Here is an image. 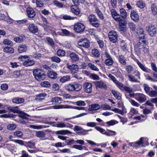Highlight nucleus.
Returning <instances> with one entry per match:
<instances>
[{
	"mask_svg": "<svg viewBox=\"0 0 157 157\" xmlns=\"http://www.w3.org/2000/svg\"><path fill=\"white\" fill-rule=\"evenodd\" d=\"M70 57L72 60L74 61H78L79 60L78 55L75 53L72 52L70 53Z\"/></svg>",
	"mask_w": 157,
	"mask_h": 157,
	"instance_id": "nucleus-21",
	"label": "nucleus"
},
{
	"mask_svg": "<svg viewBox=\"0 0 157 157\" xmlns=\"http://www.w3.org/2000/svg\"><path fill=\"white\" fill-rule=\"evenodd\" d=\"M70 79V76L69 75H67L63 76L62 77H61L60 78L59 81L61 82L64 83L67 81H69Z\"/></svg>",
	"mask_w": 157,
	"mask_h": 157,
	"instance_id": "nucleus-32",
	"label": "nucleus"
},
{
	"mask_svg": "<svg viewBox=\"0 0 157 157\" xmlns=\"http://www.w3.org/2000/svg\"><path fill=\"white\" fill-rule=\"evenodd\" d=\"M148 95L151 97H156L157 96V90H151L149 92Z\"/></svg>",
	"mask_w": 157,
	"mask_h": 157,
	"instance_id": "nucleus-45",
	"label": "nucleus"
},
{
	"mask_svg": "<svg viewBox=\"0 0 157 157\" xmlns=\"http://www.w3.org/2000/svg\"><path fill=\"white\" fill-rule=\"evenodd\" d=\"M78 44L79 46L86 48H89L90 46V42L86 38H84L80 40L78 42Z\"/></svg>",
	"mask_w": 157,
	"mask_h": 157,
	"instance_id": "nucleus-7",
	"label": "nucleus"
},
{
	"mask_svg": "<svg viewBox=\"0 0 157 157\" xmlns=\"http://www.w3.org/2000/svg\"><path fill=\"white\" fill-rule=\"evenodd\" d=\"M19 116L21 118L27 120L28 119L29 115L24 112H21L19 113Z\"/></svg>",
	"mask_w": 157,
	"mask_h": 157,
	"instance_id": "nucleus-38",
	"label": "nucleus"
},
{
	"mask_svg": "<svg viewBox=\"0 0 157 157\" xmlns=\"http://www.w3.org/2000/svg\"><path fill=\"white\" fill-rule=\"evenodd\" d=\"M130 81L134 82H139L138 80L134 76L132 75L131 74H129L128 75Z\"/></svg>",
	"mask_w": 157,
	"mask_h": 157,
	"instance_id": "nucleus-37",
	"label": "nucleus"
},
{
	"mask_svg": "<svg viewBox=\"0 0 157 157\" xmlns=\"http://www.w3.org/2000/svg\"><path fill=\"white\" fill-rule=\"evenodd\" d=\"M144 89L146 93L148 95L149 92H150V88L148 85L146 84H144L143 85Z\"/></svg>",
	"mask_w": 157,
	"mask_h": 157,
	"instance_id": "nucleus-51",
	"label": "nucleus"
},
{
	"mask_svg": "<svg viewBox=\"0 0 157 157\" xmlns=\"http://www.w3.org/2000/svg\"><path fill=\"white\" fill-rule=\"evenodd\" d=\"M53 3L55 5L59 7H62L63 6V4L62 3L56 0H54Z\"/></svg>",
	"mask_w": 157,
	"mask_h": 157,
	"instance_id": "nucleus-56",
	"label": "nucleus"
},
{
	"mask_svg": "<svg viewBox=\"0 0 157 157\" xmlns=\"http://www.w3.org/2000/svg\"><path fill=\"white\" fill-rule=\"evenodd\" d=\"M3 44L8 45L12 46L13 45V42L8 39H5L3 41Z\"/></svg>",
	"mask_w": 157,
	"mask_h": 157,
	"instance_id": "nucleus-53",
	"label": "nucleus"
},
{
	"mask_svg": "<svg viewBox=\"0 0 157 157\" xmlns=\"http://www.w3.org/2000/svg\"><path fill=\"white\" fill-rule=\"evenodd\" d=\"M71 8L72 12L76 15H78L79 14L80 10L76 6H71Z\"/></svg>",
	"mask_w": 157,
	"mask_h": 157,
	"instance_id": "nucleus-23",
	"label": "nucleus"
},
{
	"mask_svg": "<svg viewBox=\"0 0 157 157\" xmlns=\"http://www.w3.org/2000/svg\"><path fill=\"white\" fill-rule=\"evenodd\" d=\"M74 91L78 92L82 88V85L79 83L73 84Z\"/></svg>",
	"mask_w": 157,
	"mask_h": 157,
	"instance_id": "nucleus-31",
	"label": "nucleus"
},
{
	"mask_svg": "<svg viewBox=\"0 0 157 157\" xmlns=\"http://www.w3.org/2000/svg\"><path fill=\"white\" fill-rule=\"evenodd\" d=\"M156 27L152 25H151L147 27V30L149 35L151 36H154L157 33Z\"/></svg>",
	"mask_w": 157,
	"mask_h": 157,
	"instance_id": "nucleus-6",
	"label": "nucleus"
},
{
	"mask_svg": "<svg viewBox=\"0 0 157 157\" xmlns=\"http://www.w3.org/2000/svg\"><path fill=\"white\" fill-rule=\"evenodd\" d=\"M8 109L9 110L12 112H13L14 113H19L20 112V110L19 108L17 106L16 107H11L9 106L8 107Z\"/></svg>",
	"mask_w": 157,
	"mask_h": 157,
	"instance_id": "nucleus-25",
	"label": "nucleus"
},
{
	"mask_svg": "<svg viewBox=\"0 0 157 157\" xmlns=\"http://www.w3.org/2000/svg\"><path fill=\"white\" fill-rule=\"evenodd\" d=\"M65 88L67 90L73 91H74L73 84H68L65 85Z\"/></svg>",
	"mask_w": 157,
	"mask_h": 157,
	"instance_id": "nucleus-34",
	"label": "nucleus"
},
{
	"mask_svg": "<svg viewBox=\"0 0 157 157\" xmlns=\"http://www.w3.org/2000/svg\"><path fill=\"white\" fill-rule=\"evenodd\" d=\"M36 3L37 7H42L44 5V4L43 2V1L41 0H36Z\"/></svg>",
	"mask_w": 157,
	"mask_h": 157,
	"instance_id": "nucleus-62",
	"label": "nucleus"
},
{
	"mask_svg": "<svg viewBox=\"0 0 157 157\" xmlns=\"http://www.w3.org/2000/svg\"><path fill=\"white\" fill-rule=\"evenodd\" d=\"M12 101L14 103L21 104L24 102V99L22 98L16 97L13 98L12 100Z\"/></svg>",
	"mask_w": 157,
	"mask_h": 157,
	"instance_id": "nucleus-24",
	"label": "nucleus"
},
{
	"mask_svg": "<svg viewBox=\"0 0 157 157\" xmlns=\"http://www.w3.org/2000/svg\"><path fill=\"white\" fill-rule=\"evenodd\" d=\"M95 12L97 13L99 18L102 20L104 19V17L102 12L98 9H96L95 10Z\"/></svg>",
	"mask_w": 157,
	"mask_h": 157,
	"instance_id": "nucleus-35",
	"label": "nucleus"
},
{
	"mask_svg": "<svg viewBox=\"0 0 157 157\" xmlns=\"http://www.w3.org/2000/svg\"><path fill=\"white\" fill-rule=\"evenodd\" d=\"M17 126L15 124H12L8 125L7 126V128L9 130H13Z\"/></svg>",
	"mask_w": 157,
	"mask_h": 157,
	"instance_id": "nucleus-61",
	"label": "nucleus"
},
{
	"mask_svg": "<svg viewBox=\"0 0 157 157\" xmlns=\"http://www.w3.org/2000/svg\"><path fill=\"white\" fill-rule=\"evenodd\" d=\"M82 128L79 126L75 125V126L73 130L79 134L81 131Z\"/></svg>",
	"mask_w": 157,
	"mask_h": 157,
	"instance_id": "nucleus-60",
	"label": "nucleus"
},
{
	"mask_svg": "<svg viewBox=\"0 0 157 157\" xmlns=\"http://www.w3.org/2000/svg\"><path fill=\"white\" fill-rule=\"evenodd\" d=\"M144 143L143 142V139L142 137L141 138L139 141L135 143H129V145L132 146L133 147L137 148L139 147L140 146L143 147Z\"/></svg>",
	"mask_w": 157,
	"mask_h": 157,
	"instance_id": "nucleus-11",
	"label": "nucleus"
},
{
	"mask_svg": "<svg viewBox=\"0 0 157 157\" xmlns=\"http://www.w3.org/2000/svg\"><path fill=\"white\" fill-rule=\"evenodd\" d=\"M33 74L36 80L40 81L44 80L45 78L44 72L40 69H35L33 71Z\"/></svg>",
	"mask_w": 157,
	"mask_h": 157,
	"instance_id": "nucleus-2",
	"label": "nucleus"
},
{
	"mask_svg": "<svg viewBox=\"0 0 157 157\" xmlns=\"http://www.w3.org/2000/svg\"><path fill=\"white\" fill-rule=\"evenodd\" d=\"M57 74L55 71H48V77L52 78H56Z\"/></svg>",
	"mask_w": 157,
	"mask_h": 157,
	"instance_id": "nucleus-26",
	"label": "nucleus"
},
{
	"mask_svg": "<svg viewBox=\"0 0 157 157\" xmlns=\"http://www.w3.org/2000/svg\"><path fill=\"white\" fill-rule=\"evenodd\" d=\"M92 53L93 56L96 57L99 56L100 54L98 51L96 49H93L92 51Z\"/></svg>",
	"mask_w": 157,
	"mask_h": 157,
	"instance_id": "nucleus-41",
	"label": "nucleus"
},
{
	"mask_svg": "<svg viewBox=\"0 0 157 157\" xmlns=\"http://www.w3.org/2000/svg\"><path fill=\"white\" fill-rule=\"evenodd\" d=\"M28 28L30 32L33 33H36L38 31L37 26L33 23L29 25Z\"/></svg>",
	"mask_w": 157,
	"mask_h": 157,
	"instance_id": "nucleus-17",
	"label": "nucleus"
},
{
	"mask_svg": "<svg viewBox=\"0 0 157 157\" xmlns=\"http://www.w3.org/2000/svg\"><path fill=\"white\" fill-rule=\"evenodd\" d=\"M40 85L42 87H49L51 86L50 83L48 81H44L40 83Z\"/></svg>",
	"mask_w": 157,
	"mask_h": 157,
	"instance_id": "nucleus-43",
	"label": "nucleus"
},
{
	"mask_svg": "<svg viewBox=\"0 0 157 157\" xmlns=\"http://www.w3.org/2000/svg\"><path fill=\"white\" fill-rule=\"evenodd\" d=\"M118 60L123 65H125L126 64V59L125 57L122 55L119 56Z\"/></svg>",
	"mask_w": 157,
	"mask_h": 157,
	"instance_id": "nucleus-28",
	"label": "nucleus"
},
{
	"mask_svg": "<svg viewBox=\"0 0 157 157\" xmlns=\"http://www.w3.org/2000/svg\"><path fill=\"white\" fill-rule=\"evenodd\" d=\"M92 84L89 82H86L83 85L84 91L88 93H90L92 92Z\"/></svg>",
	"mask_w": 157,
	"mask_h": 157,
	"instance_id": "nucleus-12",
	"label": "nucleus"
},
{
	"mask_svg": "<svg viewBox=\"0 0 157 157\" xmlns=\"http://www.w3.org/2000/svg\"><path fill=\"white\" fill-rule=\"evenodd\" d=\"M112 93L113 94V95L118 100H120L121 98V96L119 95L118 94L117 92V91H115V90H113L112 91Z\"/></svg>",
	"mask_w": 157,
	"mask_h": 157,
	"instance_id": "nucleus-55",
	"label": "nucleus"
},
{
	"mask_svg": "<svg viewBox=\"0 0 157 157\" xmlns=\"http://www.w3.org/2000/svg\"><path fill=\"white\" fill-rule=\"evenodd\" d=\"M89 67L92 70L98 71L99 69L93 63H90L88 64Z\"/></svg>",
	"mask_w": 157,
	"mask_h": 157,
	"instance_id": "nucleus-52",
	"label": "nucleus"
},
{
	"mask_svg": "<svg viewBox=\"0 0 157 157\" xmlns=\"http://www.w3.org/2000/svg\"><path fill=\"white\" fill-rule=\"evenodd\" d=\"M125 69L128 73H131L133 70V68L132 65H129L126 66Z\"/></svg>",
	"mask_w": 157,
	"mask_h": 157,
	"instance_id": "nucleus-49",
	"label": "nucleus"
},
{
	"mask_svg": "<svg viewBox=\"0 0 157 157\" xmlns=\"http://www.w3.org/2000/svg\"><path fill=\"white\" fill-rule=\"evenodd\" d=\"M145 36L143 35V36H139V41L134 46V50L136 53L140 54V48L143 47L145 44L146 41L144 40Z\"/></svg>",
	"mask_w": 157,
	"mask_h": 157,
	"instance_id": "nucleus-1",
	"label": "nucleus"
},
{
	"mask_svg": "<svg viewBox=\"0 0 157 157\" xmlns=\"http://www.w3.org/2000/svg\"><path fill=\"white\" fill-rule=\"evenodd\" d=\"M27 49L28 47L26 44H22L19 46L18 51L19 53H23L25 52Z\"/></svg>",
	"mask_w": 157,
	"mask_h": 157,
	"instance_id": "nucleus-18",
	"label": "nucleus"
},
{
	"mask_svg": "<svg viewBox=\"0 0 157 157\" xmlns=\"http://www.w3.org/2000/svg\"><path fill=\"white\" fill-rule=\"evenodd\" d=\"M62 101V98L59 97H55L52 98V102L55 103H58Z\"/></svg>",
	"mask_w": 157,
	"mask_h": 157,
	"instance_id": "nucleus-63",
	"label": "nucleus"
},
{
	"mask_svg": "<svg viewBox=\"0 0 157 157\" xmlns=\"http://www.w3.org/2000/svg\"><path fill=\"white\" fill-rule=\"evenodd\" d=\"M123 90H125L128 93H131L133 92L132 89L128 86H125Z\"/></svg>",
	"mask_w": 157,
	"mask_h": 157,
	"instance_id": "nucleus-59",
	"label": "nucleus"
},
{
	"mask_svg": "<svg viewBox=\"0 0 157 157\" xmlns=\"http://www.w3.org/2000/svg\"><path fill=\"white\" fill-rule=\"evenodd\" d=\"M135 99L140 103H142L145 101L147 98L146 96L143 94H136Z\"/></svg>",
	"mask_w": 157,
	"mask_h": 157,
	"instance_id": "nucleus-13",
	"label": "nucleus"
},
{
	"mask_svg": "<svg viewBox=\"0 0 157 157\" xmlns=\"http://www.w3.org/2000/svg\"><path fill=\"white\" fill-rule=\"evenodd\" d=\"M104 54L106 57V59L105 60V63L107 66L112 65L114 63L113 58L107 52H105Z\"/></svg>",
	"mask_w": 157,
	"mask_h": 157,
	"instance_id": "nucleus-9",
	"label": "nucleus"
},
{
	"mask_svg": "<svg viewBox=\"0 0 157 157\" xmlns=\"http://www.w3.org/2000/svg\"><path fill=\"white\" fill-rule=\"evenodd\" d=\"M36 136L38 137L44 138L45 136V134L43 131H38L36 132Z\"/></svg>",
	"mask_w": 157,
	"mask_h": 157,
	"instance_id": "nucleus-29",
	"label": "nucleus"
},
{
	"mask_svg": "<svg viewBox=\"0 0 157 157\" xmlns=\"http://www.w3.org/2000/svg\"><path fill=\"white\" fill-rule=\"evenodd\" d=\"M95 128L102 134H105L106 132V131L105 129L101 128L100 127L95 126Z\"/></svg>",
	"mask_w": 157,
	"mask_h": 157,
	"instance_id": "nucleus-64",
	"label": "nucleus"
},
{
	"mask_svg": "<svg viewBox=\"0 0 157 157\" xmlns=\"http://www.w3.org/2000/svg\"><path fill=\"white\" fill-rule=\"evenodd\" d=\"M120 12L121 13V16L123 18H126L127 16V13L123 8L120 9Z\"/></svg>",
	"mask_w": 157,
	"mask_h": 157,
	"instance_id": "nucleus-39",
	"label": "nucleus"
},
{
	"mask_svg": "<svg viewBox=\"0 0 157 157\" xmlns=\"http://www.w3.org/2000/svg\"><path fill=\"white\" fill-rule=\"evenodd\" d=\"M130 16L132 19L135 21H137L139 19V16L136 12L132 11L131 12Z\"/></svg>",
	"mask_w": 157,
	"mask_h": 157,
	"instance_id": "nucleus-20",
	"label": "nucleus"
},
{
	"mask_svg": "<svg viewBox=\"0 0 157 157\" xmlns=\"http://www.w3.org/2000/svg\"><path fill=\"white\" fill-rule=\"evenodd\" d=\"M47 40L50 45L52 47H53L54 45V42L53 39L50 37H47Z\"/></svg>",
	"mask_w": 157,
	"mask_h": 157,
	"instance_id": "nucleus-54",
	"label": "nucleus"
},
{
	"mask_svg": "<svg viewBox=\"0 0 157 157\" xmlns=\"http://www.w3.org/2000/svg\"><path fill=\"white\" fill-rule=\"evenodd\" d=\"M67 67L71 71V73L73 74L76 72V71H77L78 66L77 64H73L72 65H67Z\"/></svg>",
	"mask_w": 157,
	"mask_h": 157,
	"instance_id": "nucleus-14",
	"label": "nucleus"
},
{
	"mask_svg": "<svg viewBox=\"0 0 157 157\" xmlns=\"http://www.w3.org/2000/svg\"><path fill=\"white\" fill-rule=\"evenodd\" d=\"M111 13L113 18L117 21L121 20V17L119 14L117 13L116 11L114 9H112Z\"/></svg>",
	"mask_w": 157,
	"mask_h": 157,
	"instance_id": "nucleus-15",
	"label": "nucleus"
},
{
	"mask_svg": "<svg viewBox=\"0 0 157 157\" xmlns=\"http://www.w3.org/2000/svg\"><path fill=\"white\" fill-rule=\"evenodd\" d=\"M14 135L15 136L19 138L23 136V133L21 131H17L14 132Z\"/></svg>",
	"mask_w": 157,
	"mask_h": 157,
	"instance_id": "nucleus-47",
	"label": "nucleus"
},
{
	"mask_svg": "<svg viewBox=\"0 0 157 157\" xmlns=\"http://www.w3.org/2000/svg\"><path fill=\"white\" fill-rule=\"evenodd\" d=\"M108 36L110 41L113 43L116 42L118 40V36L117 32L112 30L109 33Z\"/></svg>",
	"mask_w": 157,
	"mask_h": 157,
	"instance_id": "nucleus-4",
	"label": "nucleus"
},
{
	"mask_svg": "<svg viewBox=\"0 0 157 157\" xmlns=\"http://www.w3.org/2000/svg\"><path fill=\"white\" fill-rule=\"evenodd\" d=\"M88 20L90 23L93 26L98 27L100 25L99 21L96 16L93 14L90 15L88 17Z\"/></svg>",
	"mask_w": 157,
	"mask_h": 157,
	"instance_id": "nucleus-3",
	"label": "nucleus"
},
{
	"mask_svg": "<svg viewBox=\"0 0 157 157\" xmlns=\"http://www.w3.org/2000/svg\"><path fill=\"white\" fill-rule=\"evenodd\" d=\"M50 59L52 61L58 63L60 62V59L56 56L51 57Z\"/></svg>",
	"mask_w": 157,
	"mask_h": 157,
	"instance_id": "nucleus-46",
	"label": "nucleus"
},
{
	"mask_svg": "<svg viewBox=\"0 0 157 157\" xmlns=\"http://www.w3.org/2000/svg\"><path fill=\"white\" fill-rule=\"evenodd\" d=\"M136 63L139 66V67L142 70L144 71L147 72L149 73V72L148 71V69L146 67L142 64L138 60H137Z\"/></svg>",
	"mask_w": 157,
	"mask_h": 157,
	"instance_id": "nucleus-22",
	"label": "nucleus"
},
{
	"mask_svg": "<svg viewBox=\"0 0 157 157\" xmlns=\"http://www.w3.org/2000/svg\"><path fill=\"white\" fill-rule=\"evenodd\" d=\"M57 54L58 56H63L65 55V52L61 49L58 50L57 52Z\"/></svg>",
	"mask_w": 157,
	"mask_h": 157,
	"instance_id": "nucleus-50",
	"label": "nucleus"
},
{
	"mask_svg": "<svg viewBox=\"0 0 157 157\" xmlns=\"http://www.w3.org/2000/svg\"><path fill=\"white\" fill-rule=\"evenodd\" d=\"M74 29L77 33L83 32L85 28L84 25L81 23H76L74 26Z\"/></svg>",
	"mask_w": 157,
	"mask_h": 157,
	"instance_id": "nucleus-8",
	"label": "nucleus"
},
{
	"mask_svg": "<svg viewBox=\"0 0 157 157\" xmlns=\"http://www.w3.org/2000/svg\"><path fill=\"white\" fill-rule=\"evenodd\" d=\"M3 51L6 53H11L14 52V49L12 47H6L4 48Z\"/></svg>",
	"mask_w": 157,
	"mask_h": 157,
	"instance_id": "nucleus-30",
	"label": "nucleus"
},
{
	"mask_svg": "<svg viewBox=\"0 0 157 157\" xmlns=\"http://www.w3.org/2000/svg\"><path fill=\"white\" fill-rule=\"evenodd\" d=\"M28 16L29 18H33L36 15V13L33 9L31 8H28L26 10Z\"/></svg>",
	"mask_w": 157,
	"mask_h": 157,
	"instance_id": "nucleus-16",
	"label": "nucleus"
},
{
	"mask_svg": "<svg viewBox=\"0 0 157 157\" xmlns=\"http://www.w3.org/2000/svg\"><path fill=\"white\" fill-rule=\"evenodd\" d=\"M141 49H142V53H147L148 52V48H147L144 47H141L140 48V53L139 54H138V53H136V54L138 56H139L141 54Z\"/></svg>",
	"mask_w": 157,
	"mask_h": 157,
	"instance_id": "nucleus-42",
	"label": "nucleus"
},
{
	"mask_svg": "<svg viewBox=\"0 0 157 157\" xmlns=\"http://www.w3.org/2000/svg\"><path fill=\"white\" fill-rule=\"evenodd\" d=\"M68 107V106L65 105H59L53 106V108L54 109L67 108H69Z\"/></svg>",
	"mask_w": 157,
	"mask_h": 157,
	"instance_id": "nucleus-58",
	"label": "nucleus"
},
{
	"mask_svg": "<svg viewBox=\"0 0 157 157\" xmlns=\"http://www.w3.org/2000/svg\"><path fill=\"white\" fill-rule=\"evenodd\" d=\"M137 6L141 9L144 8L145 6L144 2L142 1H140L137 2L136 4Z\"/></svg>",
	"mask_w": 157,
	"mask_h": 157,
	"instance_id": "nucleus-40",
	"label": "nucleus"
},
{
	"mask_svg": "<svg viewBox=\"0 0 157 157\" xmlns=\"http://www.w3.org/2000/svg\"><path fill=\"white\" fill-rule=\"evenodd\" d=\"M55 133L57 135H66L67 133H71V132L68 130H62L56 131Z\"/></svg>",
	"mask_w": 157,
	"mask_h": 157,
	"instance_id": "nucleus-33",
	"label": "nucleus"
},
{
	"mask_svg": "<svg viewBox=\"0 0 157 157\" xmlns=\"http://www.w3.org/2000/svg\"><path fill=\"white\" fill-rule=\"evenodd\" d=\"M69 124L66 123V124L64 122H60L59 123H57L56 124V126L58 128H65L67 127L68 126L67 124Z\"/></svg>",
	"mask_w": 157,
	"mask_h": 157,
	"instance_id": "nucleus-36",
	"label": "nucleus"
},
{
	"mask_svg": "<svg viewBox=\"0 0 157 157\" xmlns=\"http://www.w3.org/2000/svg\"><path fill=\"white\" fill-rule=\"evenodd\" d=\"M90 77L94 80H98L100 79L99 76L96 74H91L90 75Z\"/></svg>",
	"mask_w": 157,
	"mask_h": 157,
	"instance_id": "nucleus-48",
	"label": "nucleus"
},
{
	"mask_svg": "<svg viewBox=\"0 0 157 157\" xmlns=\"http://www.w3.org/2000/svg\"><path fill=\"white\" fill-rule=\"evenodd\" d=\"M151 11L153 15H155L157 14V7L155 5L153 4L151 6Z\"/></svg>",
	"mask_w": 157,
	"mask_h": 157,
	"instance_id": "nucleus-27",
	"label": "nucleus"
},
{
	"mask_svg": "<svg viewBox=\"0 0 157 157\" xmlns=\"http://www.w3.org/2000/svg\"><path fill=\"white\" fill-rule=\"evenodd\" d=\"M96 87V88H104L105 89H106L107 88V86L106 84L104 82L101 80L100 81H94L93 82Z\"/></svg>",
	"mask_w": 157,
	"mask_h": 157,
	"instance_id": "nucleus-10",
	"label": "nucleus"
},
{
	"mask_svg": "<svg viewBox=\"0 0 157 157\" xmlns=\"http://www.w3.org/2000/svg\"><path fill=\"white\" fill-rule=\"evenodd\" d=\"M20 57L22 61H24L25 59H27L23 63V65L25 67L31 66L35 63L33 60L28 59L29 57L28 56H21Z\"/></svg>",
	"mask_w": 157,
	"mask_h": 157,
	"instance_id": "nucleus-5",
	"label": "nucleus"
},
{
	"mask_svg": "<svg viewBox=\"0 0 157 157\" xmlns=\"http://www.w3.org/2000/svg\"><path fill=\"white\" fill-rule=\"evenodd\" d=\"M144 31L143 29L140 27L139 28L137 29V33L138 35H142V36L143 35L145 36L144 33Z\"/></svg>",
	"mask_w": 157,
	"mask_h": 157,
	"instance_id": "nucleus-57",
	"label": "nucleus"
},
{
	"mask_svg": "<svg viewBox=\"0 0 157 157\" xmlns=\"http://www.w3.org/2000/svg\"><path fill=\"white\" fill-rule=\"evenodd\" d=\"M100 108V105L98 104H91L89 106L88 110L90 111L98 110Z\"/></svg>",
	"mask_w": 157,
	"mask_h": 157,
	"instance_id": "nucleus-19",
	"label": "nucleus"
},
{
	"mask_svg": "<svg viewBox=\"0 0 157 157\" xmlns=\"http://www.w3.org/2000/svg\"><path fill=\"white\" fill-rule=\"evenodd\" d=\"M121 46L122 49L124 52H126L128 50V47L127 45H126V44L123 41L121 42Z\"/></svg>",
	"mask_w": 157,
	"mask_h": 157,
	"instance_id": "nucleus-44",
	"label": "nucleus"
}]
</instances>
